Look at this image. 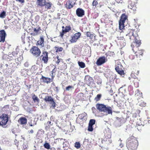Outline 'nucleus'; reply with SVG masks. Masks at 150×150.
<instances>
[{
  "instance_id": "1",
  "label": "nucleus",
  "mask_w": 150,
  "mask_h": 150,
  "mask_svg": "<svg viewBox=\"0 0 150 150\" xmlns=\"http://www.w3.org/2000/svg\"><path fill=\"white\" fill-rule=\"evenodd\" d=\"M138 145V141L134 137L131 136L127 139L126 147L128 150H136Z\"/></svg>"
},
{
  "instance_id": "11",
  "label": "nucleus",
  "mask_w": 150,
  "mask_h": 150,
  "mask_svg": "<svg viewBox=\"0 0 150 150\" xmlns=\"http://www.w3.org/2000/svg\"><path fill=\"white\" fill-rule=\"evenodd\" d=\"M6 34L4 30H0V42H4L5 41Z\"/></svg>"
},
{
  "instance_id": "46",
  "label": "nucleus",
  "mask_w": 150,
  "mask_h": 150,
  "mask_svg": "<svg viewBox=\"0 0 150 150\" xmlns=\"http://www.w3.org/2000/svg\"><path fill=\"white\" fill-rule=\"evenodd\" d=\"M74 146L76 149H79L81 146L79 142H76L75 143Z\"/></svg>"
},
{
  "instance_id": "9",
  "label": "nucleus",
  "mask_w": 150,
  "mask_h": 150,
  "mask_svg": "<svg viewBox=\"0 0 150 150\" xmlns=\"http://www.w3.org/2000/svg\"><path fill=\"white\" fill-rule=\"evenodd\" d=\"M129 5L128 6V8L132 9L133 11H135L136 10V4L137 2L135 0H130L129 1Z\"/></svg>"
},
{
  "instance_id": "38",
  "label": "nucleus",
  "mask_w": 150,
  "mask_h": 150,
  "mask_svg": "<svg viewBox=\"0 0 150 150\" xmlns=\"http://www.w3.org/2000/svg\"><path fill=\"white\" fill-rule=\"evenodd\" d=\"M105 137L104 140L107 141V139H109L111 137V134L110 133L107 134L106 133L105 134Z\"/></svg>"
},
{
  "instance_id": "41",
  "label": "nucleus",
  "mask_w": 150,
  "mask_h": 150,
  "mask_svg": "<svg viewBox=\"0 0 150 150\" xmlns=\"http://www.w3.org/2000/svg\"><path fill=\"white\" fill-rule=\"evenodd\" d=\"M6 16V12L4 11H3L0 13V17L1 18H4Z\"/></svg>"
},
{
  "instance_id": "2",
  "label": "nucleus",
  "mask_w": 150,
  "mask_h": 150,
  "mask_svg": "<svg viewBox=\"0 0 150 150\" xmlns=\"http://www.w3.org/2000/svg\"><path fill=\"white\" fill-rule=\"evenodd\" d=\"M52 4L48 0H44L37 5L38 7L41 8V10H39L40 12L42 13L46 11L48 9H50Z\"/></svg>"
},
{
  "instance_id": "51",
  "label": "nucleus",
  "mask_w": 150,
  "mask_h": 150,
  "mask_svg": "<svg viewBox=\"0 0 150 150\" xmlns=\"http://www.w3.org/2000/svg\"><path fill=\"white\" fill-rule=\"evenodd\" d=\"M93 129L92 125H88V130L90 132H92L93 130Z\"/></svg>"
},
{
  "instance_id": "25",
  "label": "nucleus",
  "mask_w": 150,
  "mask_h": 150,
  "mask_svg": "<svg viewBox=\"0 0 150 150\" xmlns=\"http://www.w3.org/2000/svg\"><path fill=\"white\" fill-rule=\"evenodd\" d=\"M28 71H29L28 69H21V74L22 76L25 77L27 75Z\"/></svg>"
},
{
  "instance_id": "23",
  "label": "nucleus",
  "mask_w": 150,
  "mask_h": 150,
  "mask_svg": "<svg viewBox=\"0 0 150 150\" xmlns=\"http://www.w3.org/2000/svg\"><path fill=\"white\" fill-rule=\"evenodd\" d=\"M19 121L21 122V125L26 124L27 122V119L25 117H21L19 118L18 121L19 122Z\"/></svg>"
},
{
  "instance_id": "39",
  "label": "nucleus",
  "mask_w": 150,
  "mask_h": 150,
  "mask_svg": "<svg viewBox=\"0 0 150 150\" xmlns=\"http://www.w3.org/2000/svg\"><path fill=\"white\" fill-rule=\"evenodd\" d=\"M71 30V27L70 26H66L64 30H62L66 33L69 32Z\"/></svg>"
},
{
  "instance_id": "54",
  "label": "nucleus",
  "mask_w": 150,
  "mask_h": 150,
  "mask_svg": "<svg viewBox=\"0 0 150 150\" xmlns=\"http://www.w3.org/2000/svg\"><path fill=\"white\" fill-rule=\"evenodd\" d=\"M98 4V2L97 0H93L92 3V5L93 6H96Z\"/></svg>"
},
{
  "instance_id": "61",
  "label": "nucleus",
  "mask_w": 150,
  "mask_h": 150,
  "mask_svg": "<svg viewBox=\"0 0 150 150\" xmlns=\"http://www.w3.org/2000/svg\"><path fill=\"white\" fill-rule=\"evenodd\" d=\"M50 128V125H47V126H45V129L46 130H48Z\"/></svg>"
},
{
  "instance_id": "50",
  "label": "nucleus",
  "mask_w": 150,
  "mask_h": 150,
  "mask_svg": "<svg viewBox=\"0 0 150 150\" xmlns=\"http://www.w3.org/2000/svg\"><path fill=\"white\" fill-rule=\"evenodd\" d=\"M122 66V65H120V66H117L115 68V70L117 72H118V71L121 70V68H120Z\"/></svg>"
},
{
  "instance_id": "22",
  "label": "nucleus",
  "mask_w": 150,
  "mask_h": 150,
  "mask_svg": "<svg viewBox=\"0 0 150 150\" xmlns=\"http://www.w3.org/2000/svg\"><path fill=\"white\" fill-rule=\"evenodd\" d=\"M86 113H83L82 114H80L79 115L77 119L79 118L80 119L82 120H86Z\"/></svg>"
},
{
  "instance_id": "45",
  "label": "nucleus",
  "mask_w": 150,
  "mask_h": 150,
  "mask_svg": "<svg viewBox=\"0 0 150 150\" xmlns=\"http://www.w3.org/2000/svg\"><path fill=\"white\" fill-rule=\"evenodd\" d=\"M118 71L117 73L121 75L122 77H124L125 74L124 71L122 69H121V70Z\"/></svg>"
},
{
  "instance_id": "29",
  "label": "nucleus",
  "mask_w": 150,
  "mask_h": 150,
  "mask_svg": "<svg viewBox=\"0 0 150 150\" xmlns=\"http://www.w3.org/2000/svg\"><path fill=\"white\" fill-rule=\"evenodd\" d=\"M43 146L45 149H50V145L49 144L47 143V141H45V143L43 145Z\"/></svg>"
},
{
  "instance_id": "49",
  "label": "nucleus",
  "mask_w": 150,
  "mask_h": 150,
  "mask_svg": "<svg viewBox=\"0 0 150 150\" xmlns=\"http://www.w3.org/2000/svg\"><path fill=\"white\" fill-rule=\"evenodd\" d=\"M81 35V33L80 32H78L76 33L74 35V37H75L77 39H78L80 38Z\"/></svg>"
},
{
  "instance_id": "35",
  "label": "nucleus",
  "mask_w": 150,
  "mask_h": 150,
  "mask_svg": "<svg viewBox=\"0 0 150 150\" xmlns=\"http://www.w3.org/2000/svg\"><path fill=\"white\" fill-rule=\"evenodd\" d=\"M68 5L66 6V8L67 9H70L72 8L74 6L72 4V3L71 2V1H69L68 2Z\"/></svg>"
},
{
  "instance_id": "58",
  "label": "nucleus",
  "mask_w": 150,
  "mask_h": 150,
  "mask_svg": "<svg viewBox=\"0 0 150 150\" xmlns=\"http://www.w3.org/2000/svg\"><path fill=\"white\" fill-rule=\"evenodd\" d=\"M54 91H56L57 92H58L59 91L58 87L57 86H55L54 88Z\"/></svg>"
},
{
  "instance_id": "47",
  "label": "nucleus",
  "mask_w": 150,
  "mask_h": 150,
  "mask_svg": "<svg viewBox=\"0 0 150 150\" xmlns=\"http://www.w3.org/2000/svg\"><path fill=\"white\" fill-rule=\"evenodd\" d=\"M72 39L70 40V41L71 43L76 42V41L78 39L74 37V35L72 36Z\"/></svg>"
},
{
  "instance_id": "27",
  "label": "nucleus",
  "mask_w": 150,
  "mask_h": 150,
  "mask_svg": "<svg viewBox=\"0 0 150 150\" xmlns=\"http://www.w3.org/2000/svg\"><path fill=\"white\" fill-rule=\"evenodd\" d=\"M86 35L87 37H88L90 39H93V37L95 36L93 34L89 32H87L86 33Z\"/></svg>"
},
{
  "instance_id": "31",
  "label": "nucleus",
  "mask_w": 150,
  "mask_h": 150,
  "mask_svg": "<svg viewBox=\"0 0 150 150\" xmlns=\"http://www.w3.org/2000/svg\"><path fill=\"white\" fill-rule=\"evenodd\" d=\"M74 89V87L72 86L69 85L66 87V90L71 91H72Z\"/></svg>"
},
{
  "instance_id": "4",
  "label": "nucleus",
  "mask_w": 150,
  "mask_h": 150,
  "mask_svg": "<svg viewBox=\"0 0 150 150\" xmlns=\"http://www.w3.org/2000/svg\"><path fill=\"white\" fill-rule=\"evenodd\" d=\"M15 64V63H13L7 61H4L3 64H0V72H1V71H4L5 70L10 69H11L12 70V68Z\"/></svg>"
},
{
  "instance_id": "3",
  "label": "nucleus",
  "mask_w": 150,
  "mask_h": 150,
  "mask_svg": "<svg viewBox=\"0 0 150 150\" xmlns=\"http://www.w3.org/2000/svg\"><path fill=\"white\" fill-rule=\"evenodd\" d=\"M10 116L8 114L3 113L0 116V126L3 128L7 127V126L6 125L8 122Z\"/></svg>"
},
{
  "instance_id": "24",
  "label": "nucleus",
  "mask_w": 150,
  "mask_h": 150,
  "mask_svg": "<svg viewBox=\"0 0 150 150\" xmlns=\"http://www.w3.org/2000/svg\"><path fill=\"white\" fill-rule=\"evenodd\" d=\"M136 93L135 94V96L137 98L138 96H139L138 98H137V100H139V98L142 97V93H140V91L138 90L137 89L135 91Z\"/></svg>"
},
{
  "instance_id": "59",
  "label": "nucleus",
  "mask_w": 150,
  "mask_h": 150,
  "mask_svg": "<svg viewBox=\"0 0 150 150\" xmlns=\"http://www.w3.org/2000/svg\"><path fill=\"white\" fill-rule=\"evenodd\" d=\"M57 57V61L56 62V63L57 64H59V63L60 62V59H59V56H57L56 57Z\"/></svg>"
},
{
  "instance_id": "55",
  "label": "nucleus",
  "mask_w": 150,
  "mask_h": 150,
  "mask_svg": "<svg viewBox=\"0 0 150 150\" xmlns=\"http://www.w3.org/2000/svg\"><path fill=\"white\" fill-rule=\"evenodd\" d=\"M137 116V114L136 113H134L133 114L132 119L134 118H134H136Z\"/></svg>"
},
{
  "instance_id": "64",
  "label": "nucleus",
  "mask_w": 150,
  "mask_h": 150,
  "mask_svg": "<svg viewBox=\"0 0 150 150\" xmlns=\"http://www.w3.org/2000/svg\"><path fill=\"white\" fill-rule=\"evenodd\" d=\"M24 65L25 67H28V65H29L28 62H26L24 64Z\"/></svg>"
},
{
  "instance_id": "6",
  "label": "nucleus",
  "mask_w": 150,
  "mask_h": 150,
  "mask_svg": "<svg viewBox=\"0 0 150 150\" xmlns=\"http://www.w3.org/2000/svg\"><path fill=\"white\" fill-rule=\"evenodd\" d=\"M44 100L47 103H48L50 105V108L54 109L56 106V103L51 96H46L44 98Z\"/></svg>"
},
{
  "instance_id": "21",
  "label": "nucleus",
  "mask_w": 150,
  "mask_h": 150,
  "mask_svg": "<svg viewBox=\"0 0 150 150\" xmlns=\"http://www.w3.org/2000/svg\"><path fill=\"white\" fill-rule=\"evenodd\" d=\"M44 38L42 37L40 38V40L38 41L37 42L36 45H40L42 47H43L44 46Z\"/></svg>"
},
{
  "instance_id": "43",
  "label": "nucleus",
  "mask_w": 150,
  "mask_h": 150,
  "mask_svg": "<svg viewBox=\"0 0 150 150\" xmlns=\"http://www.w3.org/2000/svg\"><path fill=\"white\" fill-rule=\"evenodd\" d=\"M55 50H56V52H61L63 50V48L62 47H55Z\"/></svg>"
},
{
  "instance_id": "28",
  "label": "nucleus",
  "mask_w": 150,
  "mask_h": 150,
  "mask_svg": "<svg viewBox=\"0 0 150 150\" xmlns=\"http://www.w3.org/2000/svg\"><path fill=\"white\" fill-rule=\"evenodd\" d=\"M58 140V141L59 142L61 143V142H62L63 143V144L64 145L65 144V143H67V141H66L65 139H63L62 138H58L56 139V140ZM66 144H65V146L66 145Z\"/></svg>"
},
{
  "instance_id": "33",
  "label": "nucleus",
  "mask_w": 150,
  "mask_h": 150,
  "mask_svg": "<svg viewBox=\"0 0 150 150\" xmlns=\"http://www.w3.org/2000/svg\"><path fill=\"white\" fill-rule=\"evenodd\" d=\"M119 28L120 30H122L125 27L124 23H122L121 22L119 21Z\"/></svg>"
},
{
  "instance_id": "52",
  "label": "nucleus",
  "mask_w": 150,
  "mask_h": 150,
  "mask_svg": "<svg viewBox=\"0 0 150 150\" xmlns=\"http://www.w3.org/2000/svg\"><path fill=\"white\" fill-rule=\"evenodd\" d=\"M93 18L96 19L98 16V13H95L92 14Z\"/></svg>"
},
{
  "instance_id": "15",
  "label": "nucleus",
  "mask_w": 150,
  "mask_h": 150,
  "mask_svg": "<svg viewBox=\"0 0 150 150\" xmlns=\"http://www.w3.org/2000/svg\"><path fill=\"white\" fill-rule=\"evenodd\" d=\"M106 105L103 104L97 103L96 105V107L98 110L100 112H103Z\"/></svg>"
},
{
  "instance_id": "42",
  "label": "nucleus",
  "mask_w": 150,
  "mask_h": 150,
  "mask_svg": "<svg viewBox=\"0 0 150 150\" xmlns=\"http://www.w3.org/2000/svg\"><path fill=\"white\" fill-rule=\"evenodd\" d=\"M95 122L96 120H95L93 119H91L90 120L88 125L93 126V125L95 124Z\"/></svg>"
},
{
  "instance_id": "53",
  "label": "nucleus",
  "mask_w": 150,
  "mask_h": 150,
  "mask_svg": "<svg viewBox=\"0 0 150 150\" xmlns=\"http://www.w3.org/2000/svg\"><path fill=\"white\" fill-rule=\"evenodd\" d=\"M131 127L130 125H127L125 129L126 130V132L129 131L131 130Z\"/></svg>"
},
{
  "instance_id": "16",
  "label": "nucleus",
  "mask_w": 150,
  "mask_h": 150,
  "mask_svg": "<svg viewBox=\"0 0 150 150\" xmlns=\"http://www.w3.org/2000/svg\"><path fill=\"white\" fill-rule=\"evenodd\" d=\"M85 79L86 80L88 79V83L89 85L93 86L94 84V81L92 78L88 75L86 76L85 77Z\"/></svg>"
},
{
  "instance_id": "32",
  "label": "nucleus",
  "mask_w": 150,
  "mask_h": 150,
  "mask_svg": "<svg viewBox=\"0 0 150 150\" xmlns=\"http://www.w3.org/2000/svg\"><path fill=\"white\" fill-rule=\"evenodd\" d=\"M114 55L115 53L114 52L110 51H109L105 53V55H106V57H107L108 56H113Z\"/></svg>"
},
{
  "instance_id": "34",
  "label": "nucleus",
  "mask_w": 150,
  "mask_h": 150,
  "mask_svg": "<svg viewBox=\"0 0 150 150\" xmlns=\"http://www.w3.org/2000/svg\"><path fill=\"white\" fill-rule=\"evenodd\" d=\"M78 64L79 66L81 68H84L85 67V64L83 62L78 61Z\"/></svg>"
},
{
  "instance_id": "60",
  "label": "nucleus",
  "mask_w": 150,
  "mask_h": 150,
  "mask_svg": "<svg viewBox=\"0 0 150 150\" xmlns=\"http://www.w3.org/2000/svg\"><path fill=\"white\" fill-rule=\"evenodd\" d=\"M11 53H12V55H13V56L14 57L16 56L18 54L16 52L14 51L12 52Z\"/></svg>"
},
{
  "instance_id": "57",
  "label": "nucleus",
  "mask_w": 150,
  "mask_h": 150,
  "mask_svg": "<svg viewBox=\"0 0 150 150\" xmlns=\"http://www.w3.org/2000/svg\"><path fill=\"white\" fill-rule=\"evenodd\" d=\"M28 124H29L30 126H33L35 125H36V123H32L31 122V123H30V122H28Z\"/></svg>"
},
{
  "instance_id": "18",
  "label": "nucleus",
  "mask_w": 150,
  "mask_h": 150,
  "mask_svg": "<svg viewBox=\"0 0 150 150\" xmlns=\"http://www.w3.org/2000/svg\"><path fill=\"white\" fill-rule=\"evenodd\" d=\"M0 83L1 87L3 88H5L10 85L8 82L3 80H1Z\"/></svg>"
},
{
  "instance_id": "36",
  "label": "nucleus",
  "mask_w": 150,
  "mask_h": 150,
  "mask_svg": "<svg viewBox=\"0 0 150 150\" xmlns=\"http://www.w3.org/2000/svg\"><path fill=\"white\" fill-rule=\"evenodd\" d=\"M102 95L100 94H98L96 96L95 98L94 99L96 101H99Z\"/></svg>"
},
{
  "instance_id": "40",
  "label": "nucleus",
  "mask_w": 150,
  "mask_h": 150,
  "mask_svg": "<svg viewBox=\"0 0 150 150\" xmlns=\"http://www.w3.org/2000/svg\"><path fill=\"white\" fill-rule=\"evenodd\" d=\"M137 104L141 107H144L146 105V103L142 100H141V103L138 102Z\"/></svg>"
},
{
  "instance_id": "62",
  "label": "nucleus",
  "mask_w": 150,
  "mask_h": 150,
  "mask_svg": "<svg viewBox=\"0 0 150 150\" xmlns=\"http://www.w3.org/2000/svg\"><path fill=\"white\" fill-rule=\"evenodd\" d=\"M47 124L48 125H52L53 123H52L50 121H48L47 123Z\"/></svg>"
},
{
  "instance_id": "7",
  "label": "nucleus",
  "mask_w": 150,
  "mask_h": 150,
  "mask_svg": "<svg viewBox=\"0 0 150 150\" xmlns=\"http://www.w3.org/2000/svg\"><path fill=\"white\" fill-rule=\"evenodd\" d=\"M30 52L32 53L36 57L40 56L41 52L40 49L37 47L33 46L30 50Z\"/></svg>"
},
{
  "instance_id": "48",
  "label": "nucleus",
  "mask_w": 150,
  "mask_h": 150,
  "mask_svg": "<svg viewBox=\"0 0 150 150\" xmlns=\"http://www.w3.org/2000/svg\"><path fill=\"white\" fill-rule=\"evenodd\" d=\"M41 29L40 27H38L37 29L35 28H34L33 29L34 31L36 33H38L39 31L41 30Z\"/></svg>"
},
{
  "instance_id": "8",
  "label": "nucleus",
  "mask_w": 150,
  "mask_h": 150,
  "mask_svg": "<svg viewBox=\"0 0 150 150\" xmlns=\"http://www.w3.org/2000/svg\"><path fill=\"white\" fill-rule=\"evenodd\" d=\"M116 120L114 122V125L116 127H120L121 126L124 122V120L123 117H116Z\"/></svg>"
},
{
  "instance_id": "5",
  "label": "nucleus",
  "mask_w": 150,
  "mask_h": 150,
  "mask_svg": "<svg viewBox=\"0 0 150 150\" xmlns=\"http://www.w3.org/2000/svg\"><path fill=\"white\" fill-rule=\"evenodd\" d=\"M126 36L127 37H129V39L131 40L132 36L134 38V43L136 44V45L137 47H139L140 46L141 44V40H140L139 38L137 35V36H134V33L133 32H129L126 35Z\"/></svg>"
},
{
  "instance_id": "63",
  "label": "nucleus",
  "mask_w": 150,
  "mask_h": 150,
  "mask_svg": "<svg viewBox=\"0 0 150 150\" xmlns=\"http://www.w3.org/2000/svg\"><path fill=\"white\" fill-rule=\"evenodd\" d=\"M39 18H40V17L39 15H37L35 17V19L37 21H39Z\"/></svg>"
},
{
  "instance_id": "30",
  "label": "nucleus",
  "mask_w": 150,
  "mask_h": 150,
  "mask_svg": "<svg viewBox=\"0 0 150 150\" xmlns=\"http://www.w3.org/2000/svg\"><path fill=\"white\" fill-rule=\"evenodd\" d=\"M95 79L97 81L96 82L99 85L102 82V79L98 76H96Z\"/></svg>"
},
{
  "instance_id": "14",
  "label": "nucleus",
  "mask_w": 150,
  "mask_h": 150,
  "mask_svg": "<svg viewBox=\"0 0 150 150\" xmlns=\"http://www.w3.org/2000/svg\"><path fill=\"white\" fill-rule=\"evenodd\" d=\"M42 54L41 57H43L42 58V60L44 61L45 63H47L48 60V53L47 52L44 51L42 52Z\"/></svg>"
},
{
  "instance_id": "56",
  "label": "nucleus",
  "mask_w": 150,
  "mask_h": 150,
  "mask_svg": "<svg viewBox=\"0 0 150 150\" xmlns=\"http://www.w3.org/2000/svg\"><path fill=\"white\" fill-rule=\"evenodd\" d=\"M65 33H66L64 31H63L62 30V32H60V36L61 37H62L63 36L64 34Z\"/></svg>"
},
{
  "instance_id": "20",
  "label": "nucleus",
  "mask_w": 150,
  "mask_h": 150,
  "mask_svg": "<svg viewBox=\"0 0 150 150\" xmlns=\"http://www.w3.org/2000/svg\"><path fill=\"white\" fill-rule=\"evenodd\" d=\"M116 76L115 74L111 75L109 79V81L110 83L113 82L115 81L117 83V79L116 78Z\"/></svg>"
},
{
  "instance_id": "19",
  "label": "nucleus",
  "mask_w": 150,
  "mask_h": 150,
  "mask_svg": "<svg viewBox=\"0 0 150 150\" xmlns=\"http://www.w3.org/2000/svg\"><path fill=\"white\" fill-rule=\"evenodd\" d=\"M40 79H42V81L44 83H50L52 81V79H50V78H49L43 76H42V78Z\"/></svg>"
},
{
  "instance_id": "17",
  "label": "nucleus",
  "mask_w": 150,
  "mask_h": 150,
  "mask_svg": "<svg viewBox=\"0 0 150 150\" xmlns=\"http://www.w3.org/2000/svg\"><path fill=\"white\" fill-rule=\"evenodd\" d=\"M128 16L125 13H123L120 17V18L119 21L121 22L122 23L125 22L126 20H127Z\"/></svg>"
},
{
  "instance_id": "37",
  "label": "nucleus",
  "mask_w": 150,
  "mask_h": 150,
  "mask_svg": "<svg viewBox=\"0 0 150 150\" xmlns=\"http://www.w3.org/2000/svg\"><path fill=\"white\" fill-rule=\"evenodd\" d=\"M28 148V145L27 143H24L23 145V150H27Z\"/></svg>"
},
{
  "instance_id": "44",
  "label": "nucleus",
  "mask_w": 150,
  "mask_h": 150,
  "mask_svg": "<svg viewBox=\"0 0 150 150\" xmlns=\"http://www.w3.org/2000/svg\"><path fill=\"white\" fill-rule=\"evenodd\" d=\"M33 99L35 102H39V99L37 96H35V95L33 96Z\"/></svg>"
},
{
  "instance_id": "26",
  "label": "nucleus",
  "mask_w": 150,
  "mask_h": 150,
  "mask_svg": "<svg viewBox=\"0 0 150 150\" xmlns=\"http://www.w3.org/2000/svg\"><path fill=\"white\" fill-rule=\"evenodd\" d=\"M117 38L118 39V40H120L122 41H120V44L121 45L123 46H125L126 45V43L125 42H124L122 43V42L124 41V38L123 37H117Z\"/></svg>"
},
{
  "instance_id": "13",
  "label": "nucleus",
  "mask_w": 150,
  "mask_h": 150,
  "mask_svg": "<svg viewBox=\"0 0 150 150\" xmlns=\"http://www.w3.org/2000/svg\"><path fill=\"white\" fill-rule=\"evenodd\" d=\"M103 112L105 113L104 115H105L108 114H112V108L110 106L106 107V106Z\"/></svg>"
},
{
  "instance_id": "12",
  "label": "nucleus",
  "mask_w": 150,
  "mask_h": 150,
  "mask_svg": "<svg viewBox=\"0 0 150 150\" xmlns=\"http://www.w3.org/2000/svg\"><path fill=\"white\" fill-rule=\"evenodd\" d=\"M76 14L79 17H82L85 14L84 11L81 8H78L76 10Z\"/></svg>"
},
{
  "instance_id": "10",
  "label": "nucleus",
  "mask_w": 150,
  "mask_h": 150,
  "mask_svg": "<svg viewBox=\"0 0 150 150\" xmlns=\"http://www.w3.org/2000/svg\"><path fill=\"white\" fill-rule=\"evenodd\" d=\"M107 58L105 56L100 57L98 59L96 64L98 66H100L105 63L107 61Z\"/></svg>"
}]
</instances>
